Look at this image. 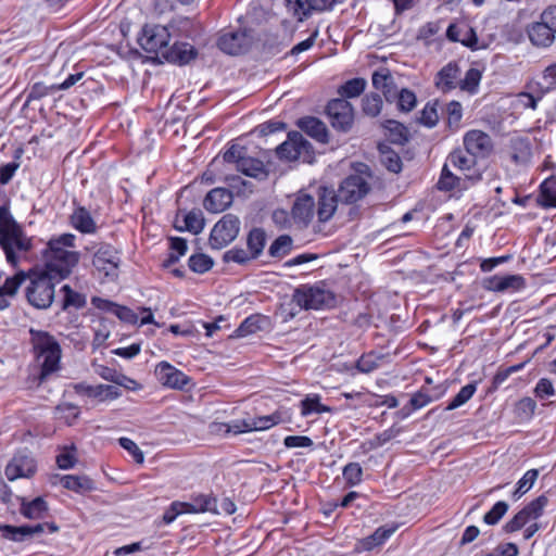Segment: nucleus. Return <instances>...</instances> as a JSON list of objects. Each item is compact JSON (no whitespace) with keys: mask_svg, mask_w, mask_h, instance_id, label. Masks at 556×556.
Segmentation results:
<instances>
[{"mask_svg":"<svg viewBox=\"0 0 556 556\" xmlns=\"http://www.w3.org/2000/svg\"><path fill=\"white\" fill-rule=\"evenodd\" d=\"M43 531V523H37L34 526H12L0 523V533L2 538L17 543L29 541L35 536L41 534Z\"/></svg>","mask_w":556,"mask_h":556,"instance_id":"6ab92c4d","label":"nucleus"},{"mask_svg":"<svg viewBox=\"0 0 556 556\" xmlns=\"http://www.w3.org/2000/svg\"><path fill=\"white\" fill-rule=\"evenodd\" d=\"M240 224L238 216L230 213L224 215L211 230L210 247L220 250L231 243L239 235Z\"/></svg>","mask_w":556,"mask_h":556,"instance_id":"9b49d317","label":"nucleus"},{"mask_svg":"<svg viewBox=\"0 0 556 556\" xmlns=\"http://www.w3.org/2000/svg\"><path fill=\"white\" fill-rule=\"evenodd\" d=\"M257 40V34L252 27L238 26L222 29L216 45L220 51L229 55L244 54Z\"/></svg>","mask_w":556,"mask_h":556,"instance_id":"39448f33","label":"nucleus"},{"mask_svg":"<svg viewBox=\"0 0 556 556\" xmlns=\"http://www.w3.org/2000/svg\"><path fill=\"white\" fill-rule=\"evenodd\" d=\"M71 226L81 233L92 235L98 230V226L90 212L85 206H77L70 215Z\"/></svg>","mask_w":556,"mask_h":556,"instance_id":"c85d7f7f","label":"nucleus"},{"mask_svg":"<svg viewBox=\"0 0 556 556\" xmlns=\"http://www.w3.org/2000/svg\"><path fill=\"white\" fill-rule=\"evenodd\" d=\"M527 35L530 42L538 48H547L555 40V33L542 20L527 26Z\"/></svg>","mask_w":556,"mask_h":556,"instance_id":"a878e982","label":"nucleus"},{"mask_svg":"<svg viewBox=\"0 0 556 556\" xmlns=\"http://www.w3.org/2000/svg\"><path fill=\"white\" fill-rule=\"evenodd\" d=\"M74 233H62L51 237L42 251L45 268L41 270L56 277L58 280L67 278L80 260V253L71 251L76 247Z\"/></svg>","mask_w":556,"mask_h":556,"instance_id":"f257e3e1","label":"nucleus"},{"mask_svg":"<svg viewBox=\"0 0 556 556\" xmlns=\"http://www.w3.org/2000/svg\"><path fill=\"white\" fill-rule=\"evenodd\" d=\"M169 39L170 33L166 26L146 24L138 37V43L146 52L154 54L155 59L161 60L168 47Z\"/></svg>","mask_w":556,"mask_h":556,"instance_id":"6e6552de","label":"nucleus"},{"mask_svg":"<svg viewBox=\"0 0 556 556\" xmlns=\"http://www.w3.org/2000/svg\"><path fill=\"white\" fill-rule=\"evenodd\" d=\"M476 159L477 157L466 153V150L456 149L448 154L446 163L464 172L465 180L475 184L482 178L481 173L473 169Z\"/></svg>","mask_w":556,"mask_h":556,"instance_id":"a211bd4d","label":"nucleus"},{"mask_svg":"<svg viewBox=\"0 0 556 556\" xmlns=\"http://www.w3.org/2000/svg\"><path fill=\"white\" fill-rule=\"evenodd\" d=\"M197 55L198 51L191 43L177 41L165 49L163 60L177 65H186L194 60Z\"/></svg>","mask_w":556,"mask_h":556,"instance_id":"b1692460","label":"nucleus"},{"mask_svg":"<svg viewBox=\"0 0 556 556\" xmlns=\"http://www.w3.org/2000/svg\"><path fill=\"white\" fill-rule=\"evenodd\" d=\"M480 80L481 72L471 67L466 72L465 77L459 79V88L470 93H475L478 89Z\"/></svg>","mask_w":556,"mask_h":556,"instance_id":"680f3d73","label":"nucleus"},{"mask_svg":"<svg viewBox=\"0 0 556 556\" xmlns=\"http://www.w3.org/2000/svg\"><path fill=\"white\" fill-rule=\"evenodd\" d=\"M60 483L63 488L79 494L96 489L93 480L87 476L64 475L60 477Z\"/></svg>","mask_w":556,"mask_h":556,"instance_id":"72a5a7b5","label":"nucleus"},{"mask_svg":"<svg viewBox=\"0 0 556 556\" xmlns=\"http://www.w3.org/2000/svg\"><path fill=\"white\" fill-rule=\"evenodd\" d=\"M366 86L367 81L364 78H352L339 87L338 93L340 99L356 98L364 92Z\"/></svg>","mask_w":556,"mask_h":556,"instance_id":"a18cd8bd","label":"nucleus"},{"mask_svg":"<svg viewBox=\"0 0 556 556\" xmlns=\"http://www.w3.org/2000/svg\"><path fill=\"white\" fill-rule=\"evenodd\" d=\"M154 374L162 386L170 389L184 390L191 381L190 377L167 362L159 363Z\"/></svg>","mask_w":556,"mask_h":556,"instance_id":"dca6fc26","label":"nucleus"},{"mask_svg":"<svg viewBox=\"0 0 556 556\" xmlns=\"http://www.w3.org/2000/svg\"><path fill=\"white\" fill-rule=\"evenodd\" d=\"M315 206V199L312 195L300 192L291 208L294 222L307 226L316 213Z\"/></svg>","mask_w":556,"mask_h":556,"instance_id":"412c9836","label":"nucleus"},{"mask_svg":"<svg viewBox=\"0 0 556 556\" xmlns=\"http://www.w3.org/2000/svg\"><path fill=\"white\" fill-rule=\"evenodd\" d=\"M20 513L27 519H41L46 516L49 507L43 497L38 496L31 501L21 497Z\"/></svg>","mask_w":556,"mask_h":556,"instance_id":"473e14b6","label":"nucleus"},{"mask_svg":"<svg viewBox=\"0 0 556 556\" xmlns=\"http://www.w3.org/2000/svg\"><path fill=\"white\" fill-rule=\"evenodd\" d=\"M331 126L342 132L349 131L354 123V109L346 99H332L326 106Z\"/></svg>","mask_w":556,"mask_h":556,"instance_id":"f8f14e48","label":"nucleus"},{"mask_svg":"<svg viewBox=\"0 0 556 556\" xmlns=\"http://www.w3.org/2000/svg\"><path fill=\"white\" fill-rule=\"evenodd\" d=\"M466 153L473 157H488L493 151V141L489 134L479 130H468L463 139Z\"/></svg>","mask_w":556,"mask_h":556,"instance_id":"4468645a","label":"nucleus"},{"mask_svg":"<svg viewBox=\"0 0 556 556\" xmlns=\"http://www.w3.org/2000/svg\"><path fill=\"white\" fill-rule=\"evenodd\" d=\"M548 503V498L545 495H540L535 500L531 501L522 509L526 511L530 520H536L543 515L544 508Z\"/></svg>","mask_w":556,"mask_h":556,"instance_id":"0e129e2a","label":"nucleus"},{"mask_svg":"<svg viewBox=\"0 0 556 556\" xmlns=\"http://www.w3.org/2000/svg\"><path fill=\"white\" fill-rule=\"evenodd\" d=\"M247 245L255 260L263 253L266 245V233L262 228H252L247 237Z\"/></svg>","mask_w":556,"mask_h":556,"instance_id":"79ce46f5","label":"nucleus"},{"mask_svg":"<svg viewBox=\"0 0 556 556\" xmlns=\"http://www.w3.org/2000/svg\"><path fill=\"white\" fill-rule=\"evenodd\" d=\"M396 526H381L375 532L365 539V546L371 549L384 543L396 530Z\"/></svg>","mask_w":556,"mask_h":556,"instance_id":"8fccbe9b","label":"nucleus"},{"mask_svg":"<svg viewBox=\"0 0 556 556\" xmlns=\"http://www.w3.org/2000/svg\"><path fill=\"white\" fill-rule=\"evenodd\" d=\"M447 115V126L450 129L456 130L463 118V106L458 101H451L446 104L445 109Z\"/></svg>","mask_w":556,"mask_h":556,"instance_id":"052dcab7","label":"nucleus"},{"mask_svg":"<svg viewBox=\"0 0 556 556\" xmlns=\"http://www.w3.org/2000/svg\"><path fill=\"white\" fill-rule=\"evenodd\" d=\"M188 266L195 274H205L214 266V260L204 253L192 254L188 260Z\"/></svg>","mask_w":556,"mask_h":556,"instance_id":"de8ad7c7","label":"nucleus"},{"mask_svg":"<svg viewBox=\"0 0 556 556\" xmlns=\"http://www.w3.org/2000/svg\"><path fill=\"white\" fill-rule=\"evenodd\" d=\"M56 279L49 271L41 269L29 270V285L26 288L28 303L38 309H46L51 306L54 300V281Z\"/></svg>","mask_w":556,"mask_h":556,"instance_id":"20e7f679","label":"nucleus"},{"mask_svg":"<svg viewBox=\"0 0 556 556\" xmlns=\"http://www.w3.org/2000/svg\"><path fill=\"white\" fill-rule=\"evenodd\" d=\"M342 477L348 486H356L363 481V468L359 463L351 462L342 469Z\"/></svg>","mask_w":556,"mask_h":556,"instance_id":"864d4df0","label":"nucleus"},{"mask_svg":"<svg viewBox=\"0 0 556 556\" xmlns=\"http://www.w3.org/2000/svg\"><path fill=\"white\" fill-rule=\"evenodd\" d=\"M296 127L320 143L329 141V132L324 122L315 116H304L296 121Z\"/></svg>","mask_w":556,"mask_h":556,"instance_id":"393cba45","label":"nucleus"},{"mask_svg":"<svg viewBox=\"0 0 556 556\" xmlns=\"http://www.w3.org/2000/svg\"><path fill=\"white\" fill-rule=\"evenodd\" d=\"M266 324H267L266 316L261 315V314L250 315L236 329L235 334L238 338L253 334L260 330H263Z\"/></svg>","mask_w":556,"mask_h":556,"instance_id":"e433bc0d","label":"nucleus"},{"mask_svg":"<svg viewBox=\"0 0 556 556\" xmlns=\"http://www.w3.org/2000/svg\"><path fill=\"white\" fill-rule=\"evenodd\" d=\"M530 521L523 509L519 510L510 520L503 526V531L513 533L522 529Z\"/></svg>","mask_w":556,"mask_h":556,"instance_id":"774afa93","label":"nucleus"},{"mask_svg":"<svg viewBox=\"0 0 556 556\" xmlns=\"http://www.w3.org/2000/svg\"><path fill=\"white\" fill-rule=\"evenodd\" d=\"M283 415H285L283 412L276 410L275 413H273L270 415L249 418V425H250L251 431L267 430L280 422H283L285 421Z\"/></svg>","mask_w":556,"mask_h":556,"instance_id":"ea45409f","label":"nucleus"},{"mask_svg":"<svg viewBox=\"0 0 556 556\" xmlns=\"http://www.w3.org/2000/svg\"><path fill=\"white\" fill-rule=\"evenodd\" d=\"M384 358V354H380L374 351L365 353L357 359L356 368L361 372L369 374L379 368Z\"/></svg>","mask_w":556,"mask_h":556,"instance_id":"c03bdc74","label":"nucleus"},{"mask_svg":"<svg viewBox=\"0 0 556 556\" xmlns=\"http://www.w3.org/2000/svg\"><path fill=\"white\" fill-rule=\"evenodd\" d=\"M344 0H286V7L298 21L302 22L313 13L331 11Z\"/></svg>","mask_w":556,"mask_h":556,"instance_id":"ddd939ff","label":"nucleus"},{"mask_svg":"<svg viewBox=\"0 0 556 556\" xmlns=\"http://www.w3.org/2000/svg\"><path fill=\"white\" fill-rule=\"evenodd\" d=\"M437 187L441 191H453L455 189L466 188V180L455 176L448 168V164L443 165Z\"/></svg>","mask_w":556,"mask_h":556,"instance_id":"4c0bfd02","label":"nucleus"},{"mask_svg":"<svg viewBox=\"0 0 556 556\" xmlns=\"http://www.w3.org/2000/svg\"><path fill=\"white\" fill-rule=\"evenodd\" d=\"M477 390V382H471L464 386L459 392L453 397V400L447 404L445 410H453L465 403H467Z\"/></svg>","mask_w":556,"mask_h":556,"instance_id":"4d7b16f0","label":"nucleus"},{"mask_svg":"<svg viewBox=\"0 0 556 556\" xmlns=\"http://www.w3.org/2000/svg\"><path fill=\"white\" fill-rule=\"evenodd\" d=\"M483 287L490 291L502 292L508 289L519 290L525 287V278L520 275L493 276L484 280Z\"/></svg>","mask_w":556,"mask_h":556,"instance_id":"c756f323","label":"nucleus"},{"mask_svg":"<svg viewBox=\"0 0 556 556\" xmlns=\"http://www.w3.org/2000/svg\"><path fill=\"white\" fill-rule=\"evenodd\" d=\"M293 240L289 235H281L275 239L268 249L269 256L282 258L292 250Z\"/></svg>","mask_w":556,"mask_h":556,"instance_id":"49530a36","label":"nucleus"},{"mask_svg":"<svg viewBox=\"0 0 556 556\" xmlns=\"http://www.w3.org/2000/svg\"><path fill=\"white\" fill-rule=\"evenodd\" d=\"M0 248L13 267H17L22 257L34 248L33 237L26 235L7 204L0 206Z\"/></svg>","mask_w":556,"mask_h":556,"instance_id":"f03ea898","label":"nucleus"},{"mask_svg":"<svg viewBox=\"0 0 556 556\" xmlns=\"http://www.w3.org/2000/svg\"><path fill=\"white\" fill-rule=\"evenodd\" d=\"M459 65L455 61H451L437 73L434 85L442 92H448L459 87Z\"/></svg>","mask_w":556,"mask_h":556,"instance_id":"4be33fe9","label":"nucleus"},{"mask_svg":"<svg viewBox=\"0 0 556 556\" xmlns=\"http://www.w3.org/2000/svg\"><path fill=\"white\" fill-rule=\"evenodd\" d=\"M437 102L430 103L428 102L422 111L420 112L419 122L420 124L432 128L434 127L439 122V114L437 110Z\"/></svg>","mask_w":556,"mask_h":556,"instance_id":"69168bd1","label":"nucleus"},{"mask_svg":"<svg viewBox=\"0 0 556 556\" xmlns=\"http://www.w3.org/2000/svg\"><path fill=\"white\" fill-rule=\"evenodd\" d=\"M371 83L375 89L380 90L387 102L392 103L395 101L397 86L394 78L388 68H380L375 71L371 76Z\"/></svg>","mask_w":556,"mask_h":556,"instance_id":"bb28decb","label":"nucleus"},{"mask_svg":"<svg viewBox=\"0 0 556 556\" xmlns=\"http://www.w3.org/2000/svg\"><path fill=\"white\" fill-rule=\"evenodd\" d=\"M382 99L378 93L366 94L362 100V110L365 115L376 117L382 109Z\"/></svg>","mask_w":556,"mask_h":556,"instance_id":"6e6d98bb","label":"nucleus"},{"mask_svg":"<svg viewBox=\"0 0 556 556\" xmlns=\"http://www.w3.org/2000/svg\"><path fill=\"white\" fill-rule=\"evenodd\" d=\"M61 292L63 293V311H67L70 308L81 309L86 306V295L74 291L68 285H64L61 288Z\"/></svg>","mask_w":556,"mask_h":556,"instance_id":"37998d69","label":"nucleus"},{"mask_svg":"<svg viewBox=\"0 0 556 556\" xmlns=\"http://www.w3.org/2000/svg\"><path fill=\"white\" fill-rule=\"evenodd\" d=\"M255 260L252 257V254L249 252V250H244L242 248H232L228 251H226L223 255V261L225 263H237L240 265H245L250 261Z\"/></svg>","mask_w":556,"mask_h":556,"instance_id":"e2e57ef3","label":"nucleus"},{"mask_svg":"<svg viewBox=\"0 0 556 556\" xmlns=\"http://www.w3.org/2000/svg\"><path fill=\"white\" fill-rule=\"evenodd\" d=\"M381 126L387 130L386 136L395 144H405L409 140V131L405 125L395 119H386Z\"/></svg>","mask_w":556,"mask_h":556,"instance_id":"c9c22d12","label":"nucleus"},{"mask_svg":"<svg viewBox=\"0 0 556 556\" xmlns=\"http://www.w3.org/2000/svg\"><path fill=\"white\" fill-rule=\"evenodd\" d=\"M188 514L214 513L219 514L217 498L212 494H194L190 502H185Z\"/></svg>","mask_w":556,"mask_h":556,"instance_id":"7c9ffc66","label":"nucleus"},{"mask_svg":"<svg viewBox=\"0 0 556 556\" xmlns=\"http://www.w3.org/2000/svg\"><path fill=\"white\" fill-rule=\"evenodd\" d=\"M237 170L248 177H252L258 180H265L268 177V170L264 163L255 157L248 156L241 161Z\"/></svg>","mask_w":556,"mask_h":556,"instance_id":"f704fd0d","label":"nucleus"},{"mask_svg":"<svg viewBox=\"0 0 556 556\" xmlns=\"http://www.w3.org/2000/svg\"><path fill=\"white\" fill-rule=\"evenodd\" d=\"M332 409L329 406H326L320 403V397L317 394L308 395L304 400L301 401V415L308 416L313 413L321 414L329 413Z\"/></svg>","mask_w":556,"mask_h":556,"instance_id":"09e8293b","label":"nucleus"},{"mask_svg":"<svg viewBox=\"0 0 556 556\" xmlns=\"http://www.w3.org/2000/svg\"><path fill=\"white\" fill-rule=\"evenodd\" d=\"M205 226L203 214L200 210H192L185 214L184 226H175L178 231H189L194 235L200 233Z\"/></svg>","mask_w":556,"mask_h":556,"instance_id":"a19ab883","label":"nucleus"},{"mask_svg":"<svg viewBox=\"0 0 556 556\" xmlns=\"http://www.w3.org/2000/svg\"><path fill=\"white\" fill-rule=\"evenodd\" d=\"M27 278L29 279V271L25 273L23 270L11 277H8L4 283L0 286L3 296H14L22 283L25 282Z\"/></svg>","mask_w":556,"mask_h":556,"instance_id":"603ef678","label":"nucleus"},{"mask_svg":"<svg viewBox=\"0 0 556 556\" xmlns=\"http://www.w3.org/2000/svg\"><path fill=\"white\" fill-rule=\"evenodd\" d=\"M396 105L399 111L403 113H408L413 111L417 104V98L414 91L402 88L396 91Z\"/></svg>","mask_w":556,"mask_h":556,"instance_id":"5fc2aeb1","label":"nucleus"},{"mask_svg":"<svg viewBox=\"0 0 556 556\" xmlns=\"http://www.w3.org/2000/svg\"><path fill=\"white\" fill-rule=\"evenodd\" d=\"M215 431L224 434L251 432L249 419H236L230 422H219L215 425Z\"/></svg>","mask_w":556,"mask_h":556,"instance_id":"3c124183","label":"nucleus"},{"mask_svg":"<svg viewBox=\"0 0 556 556\" xmlns=\"http://www.w3.org/2000/svg\"><path fill=\"white\" fill-rule=\"evenodd\" d=\"M29 342L39 367L38 383H43L60 369L62 350L58 340L48 331L29 329Z\"/></svg>","mask_w":556,"mask_h":556,"instance_id":"7ed1b4c3","label":"nucleus"},{"mask_svg":"<svg viewBox=\"0 0 556 556\" xmlns=\"http://www.w3.org/2000/svg\"><path fill=\"white\" fill-rule=\"evenodd\" d=\"M514 153L511 160L516 164H526L531 159V149L527 139H519L513 142Z\"/></svg>","mask_w":556,"mask_h":556,"instance_id":"13d9d810","label":"nucleus"},{"mask_svg":"<svg viewBox=\"0 0 556 556\" xmlns=\"http://www.w3.org/2000/svg\"><path fill=\"white\" fill-rule=\"evenodd\" d=\"M445 391L446 388L443 386H437L433 388L422 386L418 392L412 395L409 404L415 410L420 409L429 403L439 400Z\"/></svg>","mask_w":556,"mask_h":556,"instance_id":"2f4dec72","label":"nucleus"},{"mask_svg":"<svg viewBox=\"0 0 556 556\" xmlns=\"http://www.w3.org/2000/svg\"><path fill=\"white\" fill-rule=\"evenodd\" d=\"M233 201L232 191L226 188H214L204 198L203 206L211 213H220L227 210Z\"/></svg>","mask_w":556,"mask_h":556,"instance_id":"5701e85b","label":"nucleus"},{"mask_svg":"<svg viewBox=\"0 0 556 556\" xmlns=\"http://www.w3.org/2000/svg\"><path fill=\"white\" fill-rule=\"evenodd\" d=\"M538 202L542 207H556V178L549 177L540 186Z\"/></svg>","mask_w":556,"mask_h":556,"instance_id":"58836bf2","label":"nucleus"},{"mask_svg":"<svg viewBox=\"0 0 556 556\" xmlns=\"http://www.w3.org/2000/svg\"><path fill=\"white\" fill-rule=\"evenodd\" d=\"M75 390L78 394L98 399L101 402L106 400H115L122 395L119 388L112 384L89 386L85 383H78L75 386Z\"/></svg>","mask_w":556,"mask_h":556,"instance_id":"cd10ccee","label":"nucleus"},{"mask_svg":"<svg viewBox=\"0 0 556 556\" xmlns=\"http://www.w3.org/2000/svg\"><path fill=\"white\" fill-rule=\"evenodd\" d=\"M369 178L370 175L366 173H356L345 177L337 191L341 204H354L364 199L371 190Z\"/></svg>","mask_w":556,"mask_h":556,"instance_id":"1a4fd4ad","label":"nucleus"},{"mask_svg":"<svg viewBox=\"0 0 556 556\" xmlns=\"http://www.w3.org/2000/svg\"><path fill=\"white\" fill-rule=\"evenodd\" d=\"M121 262L119 252L109 243L100 244L92 256L96 271L108 281L117 279Z\"/></svg>","mask_w":556,"mask_h":556,"instance_id":"9d476101","label":"nucleus"},{"mask_svg":"<svg viewBox=\"0 0 556 556\" xmlns=\"http://www.w3.org/2000/svg\"><path fill=\"white\" fill-rule=\"evenodd\" d=\"M37 470L36 462L25 454H16L5 467V476L13 481L17 478H29Z\"/></svg>","mask_w":556,"mask_h":556,"instance_id":"aec40b11","label":"nucleus"},{"mask_svg":"<svg viewBox=\"0 0 556 556\" xmlns=\"http://www.w3.org/2000/svg\"><path fill=\"white\" fill-rule=\"evenodd\" d=\"M247 157V148L232 144L224 153L223 159L226 163L236 164V168L240 165L241 161Z\"/></svg>","mask_w":556,"mask_h":556,"instance_id":"338daca9","label":"nucleus"},{"mask_svg":"<svg viewBox=\"0 0 556 556\" xmlns=\"http://www.w3.org/2000/svg\"><path fill=\"white\" fill-rule=\"evenodd\" d=\"M509 505L504 502L500 501L496 502L492 508L484 514L483 521L484 523L489 526H494L500 522V520L505 516V514L508 511Z\"/></svg>","mask_w":556,"mask_h":556,"instance_id":"bf43d9fd","label":"nucleus"},{"mask_svg":"<svg viewBox=\"0 0 556 556\" xmlns=\"http://www.w3.org/2000/svg\"><path fill=\"white\" fill-rule=\"evenodd\" d=\"M446 38L452 42H460L471 51L484 50L489 43L484 40L480 41L476 30L470 26H459L455 23L448 25L446 29Z\"/></svg>","mask_w":556,"mask_h":556,"instance_id":"2eb2a0df","label":"nucleus"},{"mask_svg":"<svg viewBox=\"0 0 556 556\" xmlns=\"http://www.w3.org/2000/svg\"><path fill=\"white\" fill-rule=\"evenodd\" d=\"M341 203L337 191L328 187H319L317 191V207L315 206L316 215L320 223H327L331 219L336 210Z\"/></svg>","mask_w":556,"mask_h":556,"instance_id":"f3484780","label":"nucleus"},{"mask_svg":"<svg viewBox=\"0 0 556 556\" xmlns=\"http://www.w3.org/2000/svg\"><path fill=\"white\" fill-rule=\"evenodd\" d=\"M276 154L280 160L312 163L315 157L313 146L299 131H290L288 138L276 148Z\"/></svg>","mask_w":556,"mask_h":556,"instance_id":"0eeeda50","label":"nucleus"},{"mask_svg":"<svg viewBox=\"0 0 556 556\" xmlns=\"http://www.w3.org/2000/svg\"><path fill=\"white\" fill-rule=\"evenodd\" d=\"M292 300L305 309L330 308L336 304L334 294L319 286H300L294 290Z\"/></svg>","mask_w":556,"mask_h":556,"instance_id":"423d86ee","label":"nucleus"}]
</instances>
